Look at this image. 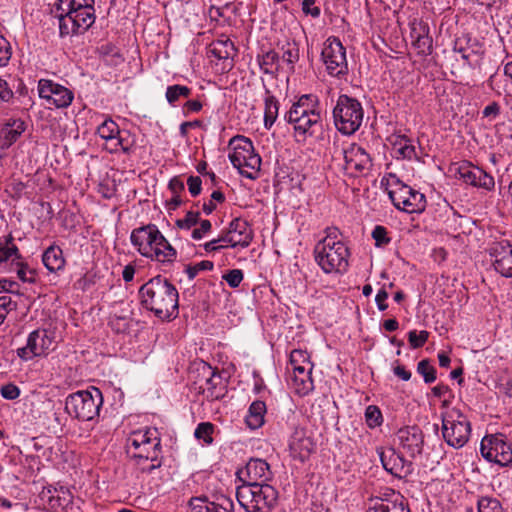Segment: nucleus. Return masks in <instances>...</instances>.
<instances>
[{"label":"nucleus","instance_id":"nucleus-38","mask_svg":"<svg viewBox=\"0 0 512 512\" xmlns=\"http://www.w3.org/2000/svg\"><path fill=\"white\" fill-rule=\"evenodd\" d=\"M192 93V89L185 86V85H170L166 89L165 97L167 102L175 106V104L181 99V98H188Z\"/></svg>","mask_w":512,"mask_h":512},{"label":"nucleus","instance_id":"nucleus-7","mask_svg":"<svg viewBox=\"0 0 512 512\" xmlns=\"http://www.w3.org/2000/svg\"><path fill=\"white\" fill-rule=\"evenodd\" d=\"M232 152L229 154L231 164L239 172L249 178L255 179L260 170L261 157L255 153L252 141L241 135H237L230 140Z\"/></svg>","mask_w":512,"mask_h":512},{"label":"nucleus","instance_id":"nucleus-32","mask_svg":"<svg viewBox=\"0 0 512 512\" xmlns=\"http://www.w3.org/2000/svg\"><path fill=\"white\" fill-rule=\"evenodd\" d=\"M266 414V404L263 401L256 400L251 403L245 422L251 429H258L264 424V417Z\"/></svg>","mask_w":512,"mask_h":512},{"label":"nucleus","instance_id":"nucleus-42","mask_svg":"<svg viewBox=\"0 0 512 512\" xmlns=\"http://www.w3.org/2000/svg\"><path fill=\"white\" fill-rule=\"evenodd\" d=\"M365 421L369 428L374 429L383 423V415L376 405H369L365 410Z\"/></svg>","mask_w":512,"mask_h":512},{"label":"nucleus","instance_id":"nucleus-52","mask_svg":"<svg viewBox=\"0 0 512 512\" xmlns=\"http://www.w3.org/2000/svg\"><path fill=\"white\" fill-rule=\"evenodd\" d=\"M189 506L193 512H211V501L206 497H192L189 500Z\"/></svg>","mask_w":512,"mask_h":512},{"label":"nucleus","instance_id":"nucleus-11","mask_svg":"<svg viewBox=\"0 0 512 512\" xmlns=\"http://www.w3.org/2000/svg\"><path fill=\"white\" fill-rule=\"evenodd\" d=\"M321 58L330 76L342 78L348 74L346 49L336 37H329L324 42Z\"/></svg>","mask_w":512,"mask_h":512},{"label":"nucleus","instance_id":"nucleus-8","mask_svg":"<svg viewBox=\"0 0 512 512\" xmlns=\"http://www.w3.org/2000/svg\"><path fill=\"white\" fill-rule=\"evenodd\" d=\"M363 108L361 103L348 95L338 97L333 109L335 127L344 135L354 134L363 121Z\"/></svg>","mask_w":512,"mask_h":512},{"label":"nucleus","instance_id":"nucleus-37","mask_svg":"<svg viewBox=\"0 0 512 512\" xmlns=\"http://www.w3.org/2000/svg\"><path fill=\"white\" fill-rule=\"evenodd\" d=\"M279 55L274 50H269L262 56H258L260 69L264 74H274L278 71Z\"/></svg>","mask_w":512,"mask_h":512},{"label":"nucleus","instance_id":"nucleus-57","mask_svg":"<svg viewBox=\"0 0 512 512\" xmlns=\"http://www.w3.org/2000/svg\"><path fill=\"white\" fill-rule=\"evenodd\" d=\"M188 190L193 197L198 196L202 190V181L199 176H190L187 179Z\"/></svg>","mask_w":512,"mask_h":512},{"label":"nucleus","instance_id":"nucleus-18","mask_svg":"<svg viewBox=\"0 0 512 512\" xmlns=\"http://www.w3.org/2000/svg\"><path fill=\"white\" fill-rule=\"evenodd\" d=\"M236 476L242 484L267 483L272 479L273 473L265 460L252 458L245 467L237 470Z\"/></svg>","mask_w":512,"mask_h":512},{"label":"nucleus","instance_id":"nucleus-61","mask_svg":"<svg viewBox=\"0 0 512 512\" xmlns=\"http://www.w3.org/2000/svg\"><path fill=\"white\" fill-rule=\"evenodd\" d=\"M169 190L173 195H180L185 190L184 182L179 176L173 177L168 184Z\"/></svg>","mask_w":512,"mask_h":512},{"label":"nucleus","instance_id":"nucleus-60","mask_svg":"<svg viewBox=\"0 0 512 512\" xmlns=\"http://www.w3.org/2000/svg\"><path fill=\"white\" fill-rule=\"evenodd\" d=\"M485 118L495 119L500 115V105L497 102H491L482 111Z\"/></svg>","mask_w":512,"mask_h":512},{"label":"nucleus","instance_id":"nucleus-19","mask_svg":"<svg viewBox=\"0 0 512 512\" xmlns=\"http://www.w3.org/2000/svg\"><path fill=\"white\" fill-rule=\"evenodd\" d=\"M97 134L106 141V149L110 153H116L122 150L124 153H129L131 145L123 137L118 124L111 118H107L97 128Z\"/></svg>","mask_w":512,"mask_h":512},{"label":"nucleus","instance_id":"nucleus-4","mask_svg":"<svg viewBox=\"0 0 512 512\" xmlns=\"http://www.w3.org/2000/svg\"><path fill=\"white\" fill-rule=\"evenodd\" d=\"M284 119L293 125L296 136L305 140L307 135L312 136L322 128L320 102L314 94H304L293 103Z\"/></svg>","mask_w":512,"mask_h":512},{"label":"nucleus","instance_id":"nucleus-48","mask_svg":"<svg viewBox=\"0 0 512 512\" xmlns=\"http://www.w3.org/2000/svg\"><path fill=\"white\" fill-rule=\"evenodd\" d=\"M199 217L200 212L188 211L183 219L176 220V226L188 230L198 223Z\"/></svg>","mask_w":512,"mask_h":512},{"label":"nucleus","instance_id":"nucleus-3","mask_svg":"<svg viewBox=\"0 0 512 512\" xmlns=\"http://www.w3.org/2000/svg\"><path fill=\"white\" fill-rule=\"evenodd\" d=\"M325 233L326 236L314 247L317 264L327 274L346 272L350 251L340 240V230L337 227H327Z\"/></svg>","mask_w":512,"mask_h":512},{"label":"nucleus","instance_id":"nucleus-46","mask_svg":"<svg viewBox=\"0 0 512 512\" xmlns=\"http://www.w3.org/2000/svg\"><path fill=\"white\" fill-rule=\"evenodd\" d=\"M214 268V263L209 260H204L194 265L189 264L185 268L189 280H193L200 271H211Z\"/></svg>","mask_w":512,"mask_h":512},{"label":"nucleus","instance_id":"nucleus-43","mask_svg":"<svg viewBox=\"0 0 512 512\" xmlns=\"http://www.w3.org/2000/svg\"><path fill=\"white\" fill-rule=\"evenodd\" d=\"M417 372L423 377L426 384L436 380V368L431 365L428 359H423L417 364Z\"/></svg>","mask_w":512,"mask_h":512},{"label":"nucleus","instance_id":"nucleus-59","mask_svg":"<svg viewBox=\"0 0 512 512\" xmlns=\"http://www.w3.org/2000/svg\"><path fill=\"white\" fill-rule=\"evenodd\" d=\"M302 11L306 15H311L314 18L319 17L320 15V8L315 6V0H303Z\"/></svg>","mask_w":512,"mask_h":512},{"label":"nucleus","instance_id":"nucleus-49","mask_svg":"<svg viewBox=\"0 0 512 512\" xmlns=\"http://www.w3.org/2000/svg\"><path fill=\"white\" fill-rule=\"evenodd\" d=\"M429 333L427 331L417 332L416 330H412L408 333V341L410 346L414 349L420 348L424 346L428 339Z\"/></svg>","mask_w":512,"mask_h":512},{"label":"nucleus","instance_id":"nucleus-35","mask_svg":"<svg viewBox=\"0 0 512 512\" xmlns=\"http://www.w3.org/2000/svg\"><path fill=\"white\" fill-rule=\"evenodd\" d=\"M264 127L266 129H271L273 124L275 123L278 112H279V101L275 96L270 94V91H266V97L264 100Z\"/></svg>","mask_w":512,"mask_h":512},{"label":"nucleus","instance_id":"nucleus-54","mask_svg":"<svg viewBox=\"0 0 512 512\" xmlns=\"http://www.w3.org/2000/svg\"><path fill=\"white\" fill-rule=\"evenodd\" d=\"M223 279L228 283L231 288H236L240 285L243 280V272L240 269L229 270Z\"/></svg>","mask_w":512,"mask_h":512},{"label":"nucleus","instance_id":"nucleus-41","mask_svg":"<svg viewBox=\"0 0 512 512\" xmlns=\"http://www.w3.org/2000/svg\"><path fill=\"white\" fill-rule=\"evenodd\" d=\"M215 430V426L210 422H201L197 425L194 436L198 440H202L204 444L211 445L213 443L212 434Z\"/></svg>","mask_w":512,"mask_h":512},{"label":"nucleus","instance_id":"nucleus-20","mask_svg":"<svg viewBox=\"0 0 512 512\" xmlns=\"http://www.w3.org/2000/svg\"><path fill=\"white\" fill-rule=\"evenodd\" d=\"M492 265L497 273L512 278V243L508 240L494 242L489 248Z\"/></svg>","mask_w":512,"mask_h":512},{"label":"nucleus","instance_id":"nucleus-58","mask_svg":"<svg viewBox=\"0 0 512 512\" xmlns=\"http://www.w3.org/2000/svg\"><path fill=\"white\" fill-rule=\"evenodd\" d=\"M432 393L437 398H445L449 396L450 398H454V394L448 385L444 383H440L432 388Z\"/></svg>","mask_w":512,"mask_h":512},{"label":"nucleus","instance_id":"nucleus-24","mask_svg":"<svg viewBox=\"0 0 512 512\" xmlns=\"http://www.w3.org/2000/svg\"><path fill=\"white\" fill-rule=\"evenodd\" d=\"M380 459L383 468L400 479L406 478L414 471L413 463L406 460L403 455L396 452L394 449H390L387 453L381 452Z\"/></svg>","mask_w":512,"mask_h":512},{"label":"nucleus","instance_id":"nucleus-28","mask_svg":"<svg viewBox=\"0 0 512 512\" xmlns=\"http://www.w3.org/2000/svg\"><path fill=\"white\" fill-rule=\"evenodd\" d=\"M227 229L228 234L232 235L233 239L237 241V246L245 248L250 245L253 235L252 230L246 221L236 218L230 222Z\"/></svg>","mask_w":512,"mask_h":512},{"label":"nucleus","instance_id":"nucleus-14","mask_svg":"<svg viewBox=\"0 0 512 512\" xmlns=\"http://www.w3.org/2000/svg\"><path fill=\"white\" fill-rule=\"evenodd\" d=\"M55 342L54 333L48 329H38L31 332L24 347L17 349V355L24 361L32 360L35 357L46 355L52 350V344Z\"/></svg>","mask_w":512,"mask_h":512},{"label":"nucleus","instance_id":"nucleus-21","mask_svg":"<svg viewBox=\"0 0 512 512\" xmlns=\"http://www.w3.org/2000/svg\"><path fill=\"white\" fill-rule=\"evenodd\" d=\"M457 177L464 183L474 187L491 190L494 188V178L483 169L464 162L456 169Z\"/></svg>","mask_w":512,"mask_h":512},{"label":"nucleus","instance_id":"nucleus-63","mask_svg":"<svg viewBox=\"0 0 512 512\" xmlns=\"http://www.w3.org/2000/svg\"><path fill=\"white\" fill-rule=\"evenodd\" d=\"M215 241H217V244L225 245L226 247H237V241L233 239L232 235L228 234V229L223 231L222 234L217 239H215Z\"/></svg>","mask_w":512,"mask_h":512},{"label":"nucleus","instance_id":"nucleus-30","mask_svg":"<svg viewBox=\"0 0 512 512\" xmlns=\"http://www.w3.org/2000/svg\"><path fill=\"white\" fill-rule=\"evenodd\" d=\"M95 4V0H59L55 6L58 13V20L60 18H73V16L80 11V9L87 8Z\"/></svg>","mask_w":512,"mask_h":512},{"label":"nucleus","instance_id":"nucleus-40","mask_svg":"<svg viewBox=\"0 0 512 512\" xmlns=\"http://www.w3.org/2000/svg\"><path fill=\"white\" fill-rule=\"evenodd\" d=\"M478 512H504V509L497 498L482 496L477 501Z\"/></svg>","mask_w":512,"mask_h":512},{"label":"nucleus","instance_id":"nucleus-1","mask_svg":"<svg viewBox=\"0 0 512 512\" xmlns=\"http://www.w3.org/2000/svg\"><path fill=\"white\" fill-rule=\"evenodd\" d=\"M126 452L142 473L151 474L163 464L160 432L154 427L131 432L126 439Z\"/></svg>","mask_w":512,"mask_h":512},{"label":"nucleus","instance_id":"nucleus-13","mask_svg":"<svg viewBox=\"0 0 512 512\" xmlns=\"http://www.w3.org/2000/svg\"><path fill=\"white\" fill-rule=\"evenodd\" d=\"M340 158L344 159L343 169L345 173L355 176L358 173H363L369 170L371 166V158L369 154L361 146L351 144L347 148H336L333 155V160L336 161Z\"/></svg>","mask_w":512,"mask_h":512},{"label":"nucleus","instance_id":"nucleus-10","mask_svg":"<svg viewBox=\"0 0 512 512\" xmlns=\"http://www.w3.org/2000/svg\"><path fill=\"white\" fill-rule=\"evenodd\" d=\"M389 198L396 209L406 213H421L426 208L425 195L409 185L403 183L396 176H392V182L389 184Z\"/></svg>","mask_w":512,"mask_h":512},{"label":"nucleus","instance_id":"nucleus-39","mask_svg":"<svg viewBox=\"0 0 512 512\" xmlns=\"http://www.w3.org/2000/svg\"><path fill=\"white\" fill-rule=\"evenodd\" d=\"M282 60L285 61L288 65L291 66V69H294L295 63L299 60V47L298 44L292 41H286L282 46Z\"/></svg>","mask_w":512,"mask_h":512},{"label":"nucleus","instance_id":"nucleus-25","mask_svg":"<svg viewBox=\"0 0 512 512\" xmlns=\"http://www.w3.org/2000/svg\"><path fill=\"white\" fill-rule=\"evenodd\" d=\"M203 373L208 375L205 381V387L202 391L206 399L215 401L224 398L227 393V383L222 375L206 364L203 365Z\"/></svg>","mask_w":512,"mask_h":512},{"label":"nucleus","instance_id":"nucleus-12","mask_svg":"<svg viewBox=\"0 0 512 512\" xmlns=\"http://www.w3.org/2000/svg\"><path fill=\"white\" fill-rule=\"evenodd\" d=\"M482 457L502 467L512 463V446L503 434L485 436L480 443Z\"/></svg>","mask_w":512,"mask_h":512},{"label":"nucleus","instance_id":"nucleus-51","mask_svg":"<svg viewBox=\"0 0 512 512\" xmlns=\"http://www.w3.org/2000/svg\"><path fill=\"white\" fill-rule=\"evenodd\" d=\"M18 270L17 275L20 280L23 282L28 283H35L36 282V271L34 269H30L27 264L24 263H17Z\"/></svg>","mask_w":512,"mask_h":512},{"label":"nucleus","instance_id":"nucleus-34","mask_svg":"<svg viewBox=\"0 0 512 512\" xmlns=\"http://www.w3.org/2000/svg\"><path fill=\"white\" fill-rule=\"evenodd\" d=\"M25 131V123L21 119H11L0 129L6 143L10 146L17 141L20 135Z\"/></svg>","mask_w":512,"mask_h":512},{"label":"nucleus","instance_id":"nucleus-2","mask_svg":"<svg viewBox=\"0 0 512 512\" xmlns=\"http://www.w3.org/2000/svg\"><path fill=\"white\" fill-rule=\"evenodd\" d=\"M142 304L160 320L178 312V291L167 279L158 275L141 286Z\"/></svg>","mask_w":512,"mask_h":512},{"label":"nucleus","instance_id":"nucleus-23","mask_svg":"<svg viewBox=\"0 0 512 512\" xmlns=\"http://www.w3.org/2000/svg\"><path fill=\"white\" fill-rule=\"evenodd\" d=\"M290 455L295 460L305 462L315 450L313 439L303 427L295 426L289 438Z\"/></svg>","mask_w":512,"mask_h":512},{"label":"nucleus","instance_id":"nucleus-45","mask_svg":"<svg viewBox=\"0 0 512 512\" xmlns=\"http://www.w3.org/2000/svg\"><path fill=\"white\" fill-rule=\"evenodd\" d=\"M210 510L211 512H233L234 503L229 497L220 495L215 501H211Z\"/></svg>","mask_w":512,"mask_h":512},{"label":"nucleus","instance_id":"nucleus-33","mask_svg":"<svg viewBox=\"0 0 512 512\" xmlns=\"http://www.w3.org/2000/svg\"><path fill=\"white\" fill-rule=\"evenodd\" d=\"M210 53L219 60H228L236 54L234 43L229 39H218L211 43Z\"/></svg>","mask_w":512,"mask_h":512},{"label":"nucleus","instance_id":"nucleus-56","mask_svg":"<svg viewBox=\"0 0 512 512\" xmlns=\"http://www.w3.org/2000/svg\"><path fill=\"white\" fill-rule=\"evenodd\" d=\"M212 228V224L210 222V220H207V219H204V220H201L200 221V227L199 228H195L193 231H192V234H191V237L194 239V240H200L202 239L208 232H210Z\"/></svg>","mask_w":512,"mask_h":512},{"label":"nucleus","instance_id":"nucleus-9","mask_svg":"<svg viewBox=\"0 0 512 512\" xmlns=\"http://www.w3.org/2000/svg\"><path fill=\"white\" fill-rule=\"evenodd\" d=\"M442 435L445 442L455 448H462L471 435V423L461 410L453 408L441 414Z\"/></svg>","mask_w":512,"mask_h":512},{"label":"nucleus","instance_id":"nucleus-15","mask_svg":"<svg viewBox=\"0 0 512 512\" xmlns=\"http://www.w3.org/2000/svg\"><path fill=\"white\" fill-rule=\"evenodd\" d=\"M95 19L94 5L87 6L80 9L73 18H60L59 34L61 37L83 34L94 24Z\"/></svg>","mask_w":512,"mask_h":512},{"label":"nucleus","instance_id":"nucleus-5","mask_svg":"<svg viewBox=\"0 0 512 512\" xmlns=\"http://www.w3.org/2000/svg\"><path fill=\"white\" fill-rule=\"evenodd\" d=\"M236 498L246 512H272L278 500V491L268 483L241 484Z\"/></svg>","mask_w":512,"mask_h":512},{"label":"nucleus","instance_id":"nucleus-26","mask_svg":"<svg viewBox=\"0 0 512 512\" xmlns=\"http://www.w3.org/2000/svg\"><path fill=\"white\" fill-rule=\"evenodd\" d=\"M293 375L290 379V385L295 393L300 396L308 395L314 388L311 377L312 367L309 363L306 365L294 366L292 368Z\"/></svg>","mask_w":512,"mask_h":512},{"label":"nucleus","instance_id":"nucleus-22","mask_svg":"<svg viewBox=\"0 0 512 512\" xmlns=\"http://www.w3.org/2000/svg\"><path fill=\"white\" fill-rule=\"evenodd\" d=\"M400 447L409 457L415 458L422 454L424 446V434L417 425L405 426L396 434Z\"/></svg>","mask_w":512,"mask_h":512},{"label":"nucleus","instance_id":"nucleus-29","mask_svg":"<svg viewBox=\"0 0 512 512\" xmlns=\"http://www.w3.org/2000/svg\"><path fill=\"white\" fill-rule=\"evenodd\" d=\"M146 258L162 264H171L177 258V251L169 241L163 237V242L155 245L152 248L151 255H147Z\"/></svg>","mask_w":512,"mask_h":512},{"label":"nucleus","instance_id":"nucleus-31","mask_svg":"<svg viewBox=\"0 0 512 512\" xmlns=\"http://www.w3.org/2000/svg\"><path fill=\"white\" fill-rule=\"evenodd\" d=\"M42 262L49 272H57L64 268L65 259L59 246H49L42 255Z\"/></svg>","mask_w":512,"mask_h":512},{"label":"nucleus","instance_id":"nucleus-27","mask_svg":"<svg viewBox=\"0 0 512 512\" xmlns=\"http://www.w3.org/2000/svg\"><path fill=\"white\" fill-rule=\"evenodd\" d=\"M389 499L374 500L368 512H410L407 499L400 493H391Z\"/></svg>","mask_w":512,"mask_h":512},{"label":"nucleus","instance_id":"nucleus-50","mask_svg":"<svg viewBox=\"0 0 512 512\" xmlns=\"http://www.w3.org/2000/svg\"><path fill=\"white\" fill-rule=\"evenodd\" d=\"M12 56L10 42L2 35H0V67L8 65Z\"/></svg>","mask_w":512,"mask_h":512},{"label":"nucleus","instance_id":"nucleus-64","mask_svg":"<svg viewBox=\"0 0 512 512\" xmlns=\"http://www.w3.org/2000/svg\"><path fill=\"white\" fill-rule=\"evenodd\" d=\"M202 124H203V122L198 119L193 120V121L183 122L179 128L181 137L186 138L188 136V129L202 127Z\"/></svg>","mask_w":512,"mask_h":512},{"label":"nucleus","instance_id":"nucleus-6","mask_svg":"<svg viewBox=\"0 0 512 512\" xmlns=\"http://www.w3.org/2000/svg\"><path fill=\"white\" fill-rule=\"evenodd\" d=\"M102 405V392L94 386L69 394L65 399L66 413L80 421L94 420L99 416Z\"/></svg>","mask_w":512,"mask_h":512},{"label":"nucleus","instance_id":"nucleus-44","mask_svg":"<svg viewBox=\"0 0 512 512\" xmlns=\"http://www.w3.org/2000/svg\"><path fill=\"white\" fill-rule=\"evenodd\" d=\"M14 86H11L7 80L0 76V107L14 103Z\"/></svg>","mask_w":512,"mask_h":512},{"label":"nucleus","instance_id":"nucleus-36","mask_svg":"<svg viewBox=\"0 0 512 512\" xmlns=\"http://www.w3.org/2000/svg\"><path fill=\"white\" fill-rule=\"evenodd\" d=\"M393 147L397 154L403 159L411 160L416 157L415 146L412 144L411 139L405 135L395 136Z\"/></svg>","mask_w":512,"mask_h":512},{"label":"nucleus","instance_id":"nucleus-53","mask_svg":"<svg viewBox=\"0 0 512 512\" xmlns=\"http://www.w3.org/2000/svg\"><path fill=\"white\" fill-rule=\"evenodd\" d=\"M0 394L6 400H15L20 396L21 390L17 385L8 383L0 388Z\"/></svg>","mask_w":512,"mask_h":512},{"label":"nucleus","instance_id":"nucleus-17","mask_svg":"<svg viewBox=\"0 0 512 512\" xmlns=\"http://www.w3.org/2000/svg\"><path fill=\"white\" fill-rule=\"evenodd\" d=\"M164 235L155 224H148L132 230L131 243L144 257L151 255L152 248L163 242Z\"/></svg>","mask_w":512,"mask_h":512},{"label":"nucleus","instance_id":"nucleus-47","mask_svg":"<svg viewBox=\"0 0 512 512\" xmlns=\"http://www.w3.org/2000/svg\"><path fill=\"white\" fill-rule=\"evenodd\" d=\"M414 47L417 49L418 54L429 55L432 53V38L429 35L418 37L413 41Z\"/></svg>","mask_w":512,"mask_h":512},{"label":"nucleus","instance_id":"nucleus-55","mask_svg":"<svg viewBox=\"0 0 512 512\" xmlns=\"http://www.w3.org/2000/svg\"><path fill=\"white\" fill-rule=\"evenodd\" d=\"M372 237L375 240L376 246H383L390 242V238L387 236V230L385 227L377 225L372 231Z\"/></svg>","mask_w":512,"mask_h":512},{"label":"nucleus","instance_id":"nucleus-62","mask_svg":"<svg viewBox=\"0 0 512 512\" xmlns=\"http://www.w3.org/2000/svg\"><path fill=\"white\" fill-rule=\"evenodd\" d=\"M202 107H203V104L200 100H197V99L188 100L183 105V113H184V115H188L190 113H197V112L201 111Z\"/></svg>","mask_w":512,"mask_h":512},{"label":"nucleus","instance_id":"nucleus-16","mask_svg":"<svg viewBox=\"0 0 512 512\" xmlns=\"http://www.w3.org/2000/svg\"><path fill=\"white\" fill-rule=\"evenodd\" d=\"M39 97L47 101L49 108H67L74 99V93L67 87L52 80L40 79L38 82Z\"/></svg>","mask_w":512,"mask_h":512}]
</instances>
